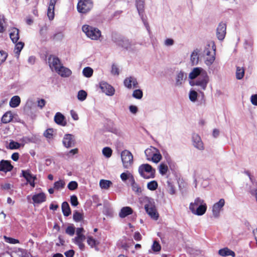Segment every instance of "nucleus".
Here are the masks:
<instances>
[{
    "label": "nucleus",
    "instance_id": "obj_1",
    "mask_svg": "<svg viewBox=\"0 0 257 257\" xmlns=\"http://www.w3.org/2000/svg\"><path fill=\"white\" fill-rule=\"evenodd\" d=\"M82 31L90 39L97 40L101 36V31L97 28L84 25L82 27Z\"/></svg>",
    "mask_w": 257,
    "mask_h": 257
},
{
    "label": "nucleus",
    "instance_id": "obj_2",
    "mask_svg": "<svg viewBox=\"0 0 257 257\" xmlns=\"http://www.w3.org/2000/svg\"><path fill=\"white\" fill-rule=\"evenodd\" d=\"M138 171L140 175L145 179L154 178L155 176V169L148 164L140 166Z\"/></svg>",
    "mask_w": 257,
    "mask_h": 257
},
{
    "label": "nucleus",
    "instance_id": "obj_3",
    "mask_svg": "<svg viewBox=\"0 0 257 257\" xmlns=\"http://www.w3.org/2000/svg\"><path fill=\"white\" fill-rule=\"evenodd\" d=\"M92 7L93 3L91 0H80L77 6L78 11L83 14L89 12Z\"/></svg>",
    "mask_w": 257,
    "mask_h": 257
},
{
    "label": "nucleus",
    "instance_id": "obj_4",
    "mask_svg": "<svg viewBox=\"0 0 257 257\" xmlns=\"http://www.w3.org/2000/svg\"><path fill=\"white\" fill-rule=\"evenodd\" d=\"M121 158L123 167L125 169L129 168L133 163V156L127 150H124L121 153Z\"/></svg>",
    "mask_w": 257,
    "mask_h": 257
},
{
    "label": "nucleus",
    "instance_id": "obj_5",
    "mask_svg": "<svg viewBox=\"0 0 257 257\" xmlns=\"http://www.w3.org/2000/svg\"><path fill=\"white\" fill-rule=\"evenodd\" d=\"M215 51L216 46L214 44L212 45L211 50H210L209 45L204 50V52L207 56L205 59V63L207 65H210L214 61L215 59Z\"/></svg>",
    "mask_w": 257,
    "mask_h": 257
},
{
    "label": "nucleus",
    "instance_id": "obj_6",
    "mask_svg": "<svg viewBox=\"0 0 257 257\" xmlns=\"http://www.w3.org/2000/svg\"><path fill=\"white\" fill-rule=\"evenodd\" d=\"M145 209L147 213L153 219L157 220L159 217V214L157 211L156 206L154 202L148 201L145 204Z\"/></svg>",
    "mask_w": 257,
    "mask_h": 257
},
{
    "label": "nucleus",
    "instance_id": "obj_7",
    "mask_svg": "<svg viewBox=\"0 0 257 257\" xmlns=\"http://www.w3.org/2000/svg\"><path fill=\"white\" fill-rule=\"evenodd\" d=\"M48 63L51 69L55 71L62 65L59 58L53 55H50L48 57Z\"/></svg>",
    "mask_w": 257,
    "mask_h": 257
},
{
    "label": "nucleus",
    "instance_id": "obj_8",
    "mask_svg": "<svg viewBox=\"0 0 257 257\" xmlns=\"http://www.w3.org/2000/svg\"><path fill=\"white\" fill-rule=\"evenodd\" d=\"M209 78L206 73H203L195 81L194 85L199 86L203 90H205Z\"/></svg>",
    "mask_w": 257,
    "mask_h": 257
},
{
    "label": "nucleus",
    "instance_id": "obj_9",
    "mask_svg": "<svg viewBox=\"0 0 257 257\" xmlns=\"http://www.w3.org/2000/svg\"><path fill=\"white\" fill-rule=\"evenodd\" d=\"M226 33V24L221 22L219 24L216 29V36L219 40L222 41Z\"/></svg>",
    "mask_w": 257,
    "mask_h": 257
},
{
    "label": "nucleus",
    "instance_id": "obj_10",
    "mask_svg": "<svg viewBox=\"0 0 257 257\" xmlns=\"http://www.w3.org/2000/svg\"><path fill=\"white\" fill-rule=\"evenodd\" d=\"M22 173L23 177L25 178L27 182L34 188L35 186V181L37 179L36 176H33L29 170H22Z\"/></svg>",
    "mask_w": 257,
    "mask_h": 257
},
{
    "label": "nucleus",
    "instance_id": "obj_11",
    "mask_svg": "<svg viewBox=\"0 0 257 257\" xmlns=\"http://www.w3.org/2000/svg\"><path fill=\"white\" fill-rule=\"evenodd\" d=\"M192 141L194 147L199 150H203L204 149L203 143L199 135L196 133L193 134Z\"/></svg>",
    "mask_w": 257,
    "mask_h": 257
},
{
    "label": "nucleus",
    "instance_id": "obj_12",
    "mask_svg": "<svg viewBox=\"0 0 257 257\" xmlns=\"http://www.w3.org/2000/svg\"><path fill=\"white\" fill-rule=\"evenodd\" d=\"M224 200L223 199H220L218 202L213 205L212 207V213L215 217H218L219 216L220 212L224 206Z\"/></svg>",
    "mask_w": 257,
    "mask_h": 257
},
{
    "label": "nucleus",
    "instance_id": "obj_13",
    "mask_svg": "<svg viewBox=\"0 0 257 257\" xmlns=\"http://www.w3.org/2000/svg\"><path fill=\"white\" fill-rule=\"evenodd\" d=\"M131 186L133 191L135 194L138 196L142 195L143 189L142 187L136 182L133 176H131Z\"/></svg>",
    "mask_w": 257,
    "mask_h": 257
},
{
    "label": "nucleus",
    "instance_id": "obj_14",
    "mask_svg": "<svg viewBox=\"0 0 257 257\" xmlns=\"http://www.w3.org/2000/svg\"><path fill=\"white\" fill-rule=\"evenodd\" d=\"M100 88L102 91L107 95L112 96L114 94L115 90L114 88L106 82L100 83Z\"/></svg>",
    "mask_w": 257,
    "mask_h": 257
},
{
    "label": "nucleus",
    "instance_id": "obj_15",
    "mask_svg": "<svg viewBox=\"0 0 257 257\" xmlns=\"http://www.w3.org/2000/svg\"><path fill=\"white\" fill-rule=\"evenodd\" d=\"M124 85L127 88L132 89L133 88H137L138 83L136 78L130 76L124 79Z\"/></svg>",
    "mask_w": 257,
    "mask_h": 257
},
{
    "label": "nucleus",
    "instance_id": "obj_16",
    "mask_svg": "<svg viewBox=\"0 0 257 257\" xmlns=\"http://www.w3.org/2000/svg\"><path fill=\"white\" fill-rule=\"evenodd\" d=\"M58 0H50L48 10H47V16L50 20H53L54 18V9L55 4Z\"/></svg>",
    "mask_w": 257,
    "mask_h": 257
},
{
    "label": "nucleus",
    "instance_id": "obj_17",
    "mask_svg": "<svg viewBox=\"0 0 257 257\" xmlns=\"http://www.w3.org/2000/svg\"><path fill=\"white\" fill-rule=\"evenodd\" d=\"M54 121L56 123L65 126L67 125V121L65 116L60 112H57L54 116Z\"/></svg>",
    "mask_w": 257,
    "mask_h": 257
},
{
    "label": "nucleus",
    "instance_id": "obj_18",
    "mask_svg": "<svg viewBox=\"0 0 257 257\" xmlns=\"http://www.w3.org/2000/svg\"><path fill=\"white\" fill-rule=\"evenodd\" d=\"M56 72L63 77H68L72 74L70 69L63 66V65H62L61 67H59V68L56 70Z\"/></svg>",
    "mask_w": 257,
    "mask_h": 257
},
{
    "label": "nucleus",
    "instance_id": "obj_19",
    "mask_svg": "<svg viewBox=\"0 0 257 257\" xmlns=\"http://www.w3.org/2000/svg\"><path fill=\"white\" fill-rule=\"evenodd\" d=\"M13 166L11 162L7 160H2L0 162V171L9 172L12 170Z\"/></svg>",
    "mask_w": 257,
    "mask_h": 257
},
{
    "label": "nucleus",
    "instance_id": "obj_20",
    "mask_svg": "<svg viewBox=\"0 0 257 257\" xmlns=\"http://www.w3.org/2000/svg\"><path fill=\"white\" fill-rule=\"evenodd\" d=\"M63 144L66 148H70L74 145V140L73 139L72 135L66 134L63 139Z\"/></svg>",
    "mask_w": 257,
    "mask_h": 257
},
{
    "label": "nucleus",
    "instance_id": "obj_21",
    "mask_svg": "<svg viewBox=\"0 0 257 257\" xmlns=\"http://www.w3.org/2000/svg\"><path fill=\"white\" fill-rule=\"evenodd\" d=\"M32 200L34 203L40 204L46 201V196L44 193L41 192L34 195L32 196Z\"/></svg>",
    "mask_w": 257,
    "mask_h": 257
},
{
    "label": "nucleus",
    "instance_id": "obj_22",
    "mask_svg": "<svg viewBox=\"0 0 257 257\" xmlns=\"http://www.w3.org/2000/svg\"><path fill=\"white\" fill-rule=\"evenodd\" d=\"M133 213V209L129 206L123 207L119 212V216L121 218H124L128 215Z\"/></svg>",
    "mask_w": 257,
    "mask_h": 257
},
{
    "label": "nucleus",
    "instance_id": "obj_23",
    "mask_svg": "<svg viewBox=\"0 0 257 257\" xmlns=\"http://www.w3.org/2000/svg\"><path fill=\"white\" fill-rule=\"evenodd\" d=\"M207 205L205 202L203 203L202 205L198 206L195 209V211H192V213L194 214L201 216L203 215L206 211Z\"/></svg>",
    "mask_w": 257,
    "mask_h": 257
},
{
    "label": "nucleus",
    "instance_id": "obj_24",
    "mask_svg": "<svg viewBox=\"0 0 257 257\" xmlns=\"http://www.w3.org/2000/svg\"><path fill=\"white\" fill-rule=\"evenodd\" d=\"M10 37L14 43H16L19 39V30L16 28H13L10 34Z\"/></svg>",
    "mask_w": 257,
    "mask_h": 257
},
{
    "label": "nucleus",
    "instance_id": "obj_25",
    "mask_svg": "<svg viewBox=\"0 0 257 257\" xmlns=\"http://www.w3.org/2000/svg\"><path fill=\"white\" fill-rule=\"evenodd\" d=\"M205 202L204 201L201 199L199 197L196 198L194 202H191L189 205V209L192 212V211H195V209L197 208L198 206L202 205Z\"/></svg>",
    "mask_w": 257,
    "mask_h": 257
},
{
    "label": "nucleus",
    "instance_id": "obj_26",
    "mask_svg": "<svg viewBox=\"0 0 257 257\" xmlns=\"http://www.w3.org/2000/svg\"><path fill=\"white\" fill-rule=\"evenodd\" d=\"M218 254L222 256L231 255L233 257H234L235 255V252L232 250L228 249L227 247H225L219 249L218 251Z\"/></svg>",
    "mask_w": 257,
    "mask_h": 257
},
{
    "label": "nucleus",
    "instance_id": "obj_27",
    "mask_svg": "<svg viewBox=\"0 0 257 257\" xmlns=\"http://www.w3.org/2000/svg\"><path fill=\"white\" fill-rule=\"evenodd\" d=\"M136 6L139 15L144 13L145 0H136Z\"/></svg>",
    "mask_w": 257,
    "mask_h": 257
},
{
    "label": "nucleus",
    "instance_id": "obj_28",
    "mask_svg": "<svg viewBox=\"0 0 257 257\" xmlns=\"http://www.w3.org/2000/svg\"><path fill=\"white\" fill-rule=\"evenodd\" d=\"M202 69L200 67L194 68L189 75V78L191 79H194L197 76L201 75V72Z\"/></svg>",
    "mask_w": 257,
    "mask_h": 257
},
{
    "label": "nucleus",
    "instance_id": "obj_29",
    "mask_svg": "<svg viewBox=\"0 0 257 257\" xmlns=\"http://www.w3.org/2000/svg\"><path fill=\"white\" fill-rule=\"evenodd\" d=\"M62 211L65 216H68L71 214V209L67 202L65 201L62 203Z\"/></svg>",
    "mask_w": 257,
    "mask_h": 257
},
{
    "label": "nucleus",
    "instance_id": "obj_30",
    "mask_svg": "<svg viewBox=\"0 0 257 257\" xmlns=\"http://www.w3.org/2000/svg\"><path fill=\"white\" fill-rule=\"evenodd\" d=\"M13 115L11 111L6 112L2 117V121L4 123H7L12 120Z\"/></svg>",
    "mask_w": 257,
    "mask_h": 257
},
{
    "label": "nucleus",
    "instance_id": "obj_31",
    "mask_svg": "<svg viewBox=\"0 0 257 257\" xmlns=\"http://www.w3.org/2000/svg\"><path fill=\"white\" fill-rule=\"evenodd\" d=\"M21 102V99L19 96H13L10 101V105L12 107H16L18 106Z\"/></svg>",
    "mask_w": 257,
    "mask_h": 257
},
{
    "label": "nucleus",
    "instance_id": "obj_32",
    "mask_svg": "<svg viewBox=\"0 0 257 257\" xmlns=\"http://www.w3.org/2000/svg\"><path fill=\"white\" fill-rule=\"evenodd\" d=\"M112 184L111 181L109 180L102 179L99 182L100 187L102 189H107Z\"/></svg>",
    "mask_w": 257,
    "mask_h": 257
},
{
    "label": "nucleus",
    "instance_id": "obj_33",
    "mask_svg": "<svg viewBox=\"0 0 257 257\" xmlns=\"http://www.w3.org/2000/svg\"><path fill=\"white\" fill-rule=\"evenodd\" d=\"M190 60L193 65H196L198 64L199 61V56L197 51L194 50L192 52L191 55Z\"/></svg>",
    "mask_w": 257,
    "mask_h": 257
},
{
    "label": "nucleus",
    "instance_id": "obj_34",
    "mask_svg": "<svg viewBox=\"0 0 257 257\" xmlns=\"http://www.w3.org/2000/svg\"><path fill=\"white\" fill-rule=\"evenodd\" d=\"M15 44V53L18 55V57H19L21 50L24 46V43L22 42H19Z\"/></svg>",
    "mask_w": 257,
    "mask_h": 257
},
{
    "label": "nucleus",
    "instance_id": "obj_35",
    "mask_svg": "<svg viewBox=\"0 0 257 257\" xmlns=\"http://www.w3.org/2000/svg\"><path fill=\"white\" fill-rule=\"evenodd\" d=\"M244 75V69L243 68L237 67L236 71V79L240 80L243 78Z\"/></svg>",
    "mask_w": 257,
    "mask_h": 257
},
{
    "label": "nucleus",
    "instance_id": "obj_36",
    "mask_svg": "<svg viewBox=\"0 0 257 257\" xmlns=\"http://www.w3.org/2000/svg\"><path fill=\"white\" fill-rule=\"evenodd\" d=\"M162 158V155L159 152L155 153L153 154L151 160L154 163H157L161 161Z\"/></svg>",
    "mask_w": 257,
    "mask_h": 257
},
{
    "label": "nucleus",
    "instance_id": "obj_37",
    "mask_svg": "<svg viewBox=\"0 0 257 257\" xmlns=\"http://www.w3.org/2000/svg\"><path fill=\"white\" fill-rule=\"evenodd\" d=\"M83 74L86 77H90L93 74V69L89 67H85L83 70Z\"/></svg>",
    "mask_w": 257,
    "mask_h": 257
},
{
    "label": "nucleus",
    "instance_id": "obj_38",
    "mask_svg": "<svg viewBox=\"0 0 257 257\" xmlns=\"http://www.w3.org/2000/svg\"><path fill=\"white\" fill-rule=\"evenodd\" d=\"M73 218L76 222H79L83 219V215L82 213L77 211H75L73 213Z\"/></svg>",
    "mask_w": 257,
    "mask_h": 257
},
{
    "label": "nucleus",
    "instance_id": "obj_39",
    "mask_svg": "<svg viewBox=\"0 0 257 257\" xmlns=\"http://www.w3.org/2000/svg\"><path fill=\"white\" fill-rule=\"evenodd\" d=\"M158 184L156 181L153 180L147 184V188L151 191H154L158 188Z\"/></svg>",
    "mask_w": 257,
    "mask_h": 257
},
{
    "label": "nucleus",
    "instance_id": "obj_40",
    "mask_svg": "<svg viewBox=\"0 0 257 257\" xmlns=\"http://www.w3.org/2000/svg\"><path fill=\"white\" fill-rule=\"evenodd\" d=\"M65 182L62 180H60L56 181L54 184V188L56 190H59L62 189L65 186Z\"/></svg>",
    "mask_w": 257,
    "mask_h": 257
},
{
    "label": "nucleus",
    "instance_id": "obj_41",
    "mask_svg": "<svg viewBox=\"0 0 257 257\" xmlns=\"http://www.w3.org/2000/svg\"><path fill=\"white\" fill-rule=\"evenodd\" d=\"M160 173L162 175H165L168 171L167 165L164 163H161L159 168Z\"/></svg>",
    "mask_w": 257,
    "mask_h": 257
},
{
    "label": "nucleus",
    "instance_id": "obj_42",
    "mask_svg": "<svg viewBox=\"0 0 257 257\" xmlns=\"http://www.w3.org/2000/svg\"><path fill=\"white\" fill-rule=\"evenodd\" d=\"M184 77V74L183 72L180 71L177 76L176 84L177 85H180L182 83L183 78Z\"/></svg>",
    "mask_w": 257,
    "mask_h": 257
},
{
    "label": "nucleus",
    "instance_id": "obj_43",
    "mask_svg": "<svg viewBox=\"0 0 257 257\" xmlns=\"http://www.w3.org/2000/svg\"><path fill=\"white\" fill-rule=\"evenodd\" d=\"M54 131L53 128H48L44 133V136L46 138L51 139L53 138Z\"/></svg>",
    "mask_w": 257,
    "mask_h": 257
},
{
    "label": "nucleus",
    "instance_id": "obj_44",
    "mask_svg": "<svg viewBox=\"0 0 257 257\" xmlns=\"http://www.w3.org/2000/svg\"><path fill=\"white\" fill-rule=\"evenodd\" d=\"M77 97L79 100L83 101L86 99L87 93L85 91L81 90L78 91Z\"/></svg>",
    "mask_w": 257,
    "mask_h": 257
},
{
    "label": "nucleus",
    "instance_id": "obj_45",
    "mask_svg": "<svg viewBox=\"0 0 257 257\" xmlns=\"http://www.w3.org/2000/svg\"><path fill=\"white\" fill-rule=\"evenodd\" d=\"M103 155L107 158H109L112 155V150L109 147H105L102 150Z\"/></svg>",
    "mask_w": 257,
    "mask_h": 257
},
{
    "label": "nucleus",
    "instance_id": "obj_46",
    "mask_svg": "<svg viewBox=\"0 0 257 257\" xmlns=\"http://www.w3.org/2000/svg\"><path fill=\"white\" fill-rule=\"evenodd\" d=\"M63 35L62 33L58 32L51 37V39L53 41H59L62 39Z\"/></svg>",
    "mask_w": 257,
    "mask_h": 257
},
{
    "label": "nucleus",
    "instance_id": "obj_47",
    "mask_svg": "<svg viewBox=\"0 0 257 257\" xmlns=\"http://www.w3.org/2000/svg\"><path fill=\"white\" fill-rule=\"evenodd\" d=\"M20 147V144L14 141H11L9 144V149L11 150L18 149Z\"/></svg>",
    "mask_w": 257,
    "mask_h": 257
},
{
    "label": "nucleus",
    "instance_id": "obj_48",
    "mask_svg": "<svg viewBox=\"0 0 257 257\" xmlns=\"http://www.w3.org/2000/svg\"><path fill=\"white\" fill-rule=\"evenodd\" d=\"M133 96L136 98L141 99L143 96V92L140 89H136L134 91Z\"/></svg>",
    "mask_w": 257,
    "mask_h": 257
},
{
    "label": "nucleus",
    "instance_id": "obj_49",
    "mask_svg": "<svg viewBox=\"0 0 257 257\" xmlns=\"http://www.w3.org/2000/svg\"><path fill=\"white\" fill-rule=\"evenodd\" d=\"M78 187V184L76 181H71L69 183L68 185V188L70 190H74L76 189Z\"/></svg>",
    "mask_w": 257,
    "mask_h": 257
},
{
    "label": "nucleus",
    "instance_id": "obj_50",
    "mask_svg": "<svg viewBox=\"0 0 257 257\" xmlns=\"http://www.w3.org/2000/svg\"><path fill=\"white\" fill-rule=\"evenodd\" d=\"M133 176L131 173L123 172L120 174V178L123 181H125L126 180L130 179V181H131V176Z\"/></svg>",
    "mask_w": 257,
    "mask_h": 257
},
{
    "label": "nucleus",
    "instance_id": "obj_51",
    "mask_svg": "<svg viewBox=\"0 0 257 257\" xmlns=\"http://www.w3.org/2000/svg\"><path fill=\"white\" fill-rule=\"evenodd\" d=\"M198 94L197 92L194 90H192L189 93V99L192 101H195L196 100L197 98Z\"/></svg>",
    "mask_w": 257,
    "mask_h": 257
},
{
    "label": "nucleus",
    "instance_id": "obj_52",
    "mask_svg": "<svg viewBox=\"0 0 257 257\" xmlns=\"http://www.w3.org/2000/svg\"><path fill=\"white\" fill-rule=\"evenodd\" d=\"M66 233L71 236L74 234L75 227L73 226H68L66 229Z\"/></svg>",
    "mask_w": 257,
    "mask_h": 257
},
{
    "label": "nucleus",
    "instance_id": "obj_53",
    "mask_svg": "<svg viewBox=\"0 0 257 257\" xmlns=\"http://www.w3.org/2000/svg\"><path fill=\"white\" fill-rule=\"evenodd\" d=\"M161 249V246L159 243L157 241H154L152 245V249L154 251H159Z\"/></svg>",
    "mask_w": 257,
    "mask_h": 257
},
{
    "label": "nucleus",
    "instance_id": "obj_54",
    "mask_svg": "<svg viewBox=\"0 0 257 257\" xmlns=\"http://www.w3.org/2000/svg\"><path fill=\"white\" fill-rule=\"evenodd\" d=\"M70 202L72 206H76L78 205L79 202L78 201L77 197L76 195H72L70 197Z\"/></svg>",
    "mask_w": 257,
    "mask_h": 257
},
{
    "label": "nucleus",
    "instance_id": "obj_55",
    "mask_svg": "<svg viewBox=\"0 0 257 257\" xmlns=\"http://www.w3.org/2000/svg\"><path fill=\"white\" fill-rule=\"evenodd\" d=\"M5 240L6 242L11 244H16L19 243V240L10 237L5 236Z\"/></svg>",
    "mask_w": 257,
    "mask_h": 257
},
{
    "label": "nucleus",
    "instance_id": "obj_56",
    "mask_svg": "<svg viewBox=\"0 0 257 257\" xmlns=\"http://www.w3.org/2000/svg\"><path fill=\"white\" fill-rule=\"evenodd\" d=\"M145 153L147 156V159L150 161L153 154L155 153L152 151V149H148L145 150Z\"/></svg>",
    "mask_w": 257,
    "mask_h": 257
},
{
    "label": "nucleus",
    "instance_id": "obj_57",
    "mask_svg": "<svg viewBox=\"0 0 257 257\" xmlns=\"http://www.w3.org/2000/svg\"><path fill=\"white\" fill-rule=\"evenodd\" d=\"M87 243L88 244L91 246V247L94 246L96 244V240L92 237L89 236L87 238Z\"/></svg>",
    "mask_w": 257,
    "mask_h": 257
},
{
    "label": "nucleus",
    "instance_id": "obj_58",
    "mask_svg": "<svg viewBox=\"0 0 257 257\" xmlns=\"http://www.w3.org/2000/svg\"><path fill=\"white\" fill-rule=\"evenodd\" d=\"M8 56L7 53L4 51H0V62H4Z\"/></svg>",
    "mask_w": 257,
    "mask_h": 257
},
{
    "label": "nucleus",
    "instance_id": "obj_59",
    "mask_svg": "<svg viewBox=\"0 0 257 257\" xmlns=\"http://www.w3.org/2000/svg\"><path fill=\"white\" fill-rule=\"evenodd\" d=\"M111 73L113 75H118L119 73V68L117 67V66L113 64L111 67Z\"/></svg>",
    "mask_w": 257,
    "mask_h": 257
},
{
    "label": "nucleus",
    "instance_id": "obj_60",
    "mask_svg": "<svg viewBox=\"0 0 257 257\" xmlns=\"http://www.w3.org/2000/svg\"><path fill=\"white\" fill-rule=\"evenodd\" d=\"M38 106L42 109L46 104V101L44 99H39L37 101Z\"/></svg>",
    "mask_w": 257,
    "mask_h": 257
},
{
    "label": "nucleus",
    "instance_id": "obj_61",
    "mask_svg": "<svg viewBox=\"0 0 257 257\" xmlns=\"http://www.w3.org/2000/svg\"><path fill=\"white\" fill-rule=\"evenodd\" d=\"M140 16H141V19H142V21H143V22L145 27H146L147 29L148 30H149V24H148V22L147 21L146 17H144V14H142V15H140Z\"/></svg>",
    "mask_w": 257,
    "mask_h": 257
},
{
    "label": "nucleus",
    "instance_id": "obj_62",
    "mask_svg": "<svg viewBox=\"0 0 257 257\" xmlns=\"http://www.w3.org/2000/svg\"><path fill=\"white\" fill-rule=\"evenodd\" d=\"M85 239L84 235H77L75 238V242H78V241H83Z\"/></svg>",
    "mask_w": 257,
    "mask_h": 257
},
{
    "label": "nucleus",
    "instance_id": "obj_63",
    "mask_svg": "<svg viewBox=\"0 0 257 257\" xmlns=\"http://www.w3.org/2000/svg\"><path fill=\"white\" fill-rule=\"evenodd\" d=\"M250 100L252 104L257 105V94H253L251 96Z\"/></svg>",
    "mask_w": 257,
    "mask_h": 257
},
{
    "label": "nucleus",
    "instance_id": "obj_64",
    "mask_svg": "<svg viewBox=\"0 0 257 257\" xmlns=\"http://www.w3.org/2000/svg\"><path fill=\"white\" fill-rule=\"evenodd\" d=\"M66 257H73L74 251L72 249L69 250L65 252Z\"/></svg>",
    "mask_w": 257,
    "mask_h": 257
}]
</instances>
